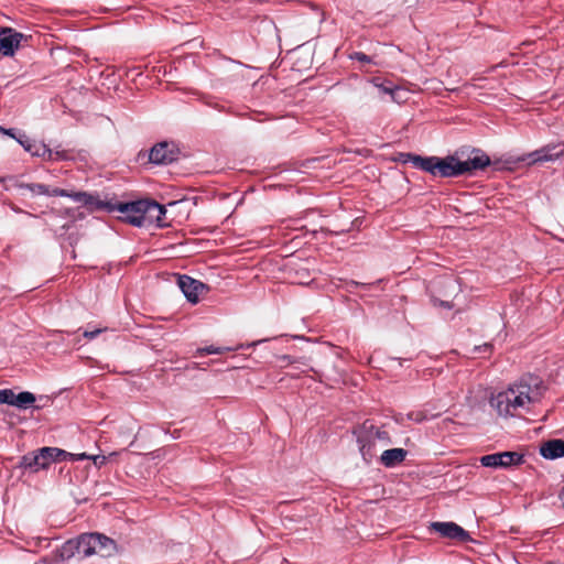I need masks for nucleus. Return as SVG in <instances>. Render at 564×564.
I'll return each mask as SVG.
<instances>
[{
  "mask_svg": "<svg viewBox=\"0 0 564 564\" xmlns=\"http://www.w3.org/2000/svg\"><path fill=\"white\" fill-rule=\"evenodd\" d=\"M431 528L445 538L459 541H467L469 539V534L454 522H433Z\"/></svg>",
  "mask_w": 564,
  "mask_h": 564,
  "instance_id": "14",
  "label": "nucleus"
},
{
  "mask_svg": "<svg viewBox=\"0 0 564 564\" xmlns=\"http://www.w3.org/2000/svg\"><path fill=\"white\" fill-rule=\"evenodd\" d=\"M546 386L539 377L529 375L511 383L506 390L494 394L489 403L501 417L520 415L522 411L539 403L544 397Z\"/></svg>",
  "mask_w": 564,
  "mask_h": 564,
  "instance_id": "1",
  "label": "nucleus"
},
{
  "mask_svg": "<svg viewBox=\"0 0 564 564\" xmlns=\"http://www.w3.org/2000/svg\"><path fill=\"white\" fill-rule=\"evenodd\" d=\"M120 552L112 539L100 533L82 534V554L86 557L97 555L102 558L111 557Z\"/></svg>",
  "mask_w": 564,
  "mask_h": 564,
  "instance_id": "3",
  "label": "nucleus"
},
{
  "mask_svg": "<svg viewBox=\"0 0 564 564\" xmlns=\"http://www.w3.org/2000/svg\"><path fill=\"white\" fill-rule=\"evenodd\" d=\"M176 155L177 151L172 144L161 142L151 149L149 159L155 164H169L176 159Z\"/></svg>",
  "mask_w": 564,
  "mask_h": 564,
  "instance_id": "12",
  "label": "nucleus"
},
{
  "mask_svg": "<svg viewBox=\"0 0 564 564\" xmlns=\"http://www.w3.org/2000/svg\"><path fill=\"white\" fill-rule=\"evenodd\" d=\"M67 197L72 198L78 206L86 207L89 212L101 210L108 207V203H105L86 192L68 193Z\"/></svg>",
  "mask_w": 564,
  "mask_h": 564,
  "instance_id": "13",
  "label": "nucleus"
},
{
  "mask_svg": "<svg viewBox=\"0 0 564 564\" xmlns=\"http://www.w3.org/2000/svg\"><path fill=\"white\" fill-rule=\"evenodd\" d=\"M178 285L186 299L192 303H197L199 296L206 294L208 291V288L204 283L189 276H180Z\"/></svg>",
  "mask_w": 564,
  "mask_h": 564,
  "instance_id": "11",
  "label": "nucleus"
},
{
  "mask_svg": "<svg viewBox=\"0 0 564 564\" xmlns=\"http://www.w3.org/2000/svg\"><path fill=\"white\" fill-rule=\"evenodd\" d=\"M19 194L25 198H35L37 196H59L68 195L66 191L52 187L45 184L39 183H22L18 185Z\"/></svg>",
  "mask_w": 564,
  "mask_h": 564,
  "instance_id": "8",
  "label": "nucleus"
},
{
  "mask_svg": "<svg viewBox=\"0 0 564 564\" xmlns=\"http://www.w3.org/2000/svg\"><path fill=\"white\" fill-rule=\"evenodd\" d=\"M414 420H415L416 422H421V421L423 420L422 414H420V413H419V414L415 416V419H414Z\"/></svg>",
  "mask_w": 564,
  "mask_h": 564,
  "instance_id": "27",
  "label": "nucleus"
},
{
  "mask_svg": "<svg viewBox=\"0 0 564 564\" xmlns=\"http://www.w3.org/2000/svg\"><path fill=\"white\" fill-rule=\"evenodd\" d=\"M540 453L547 459L562 457L564 456V442L562 440L549 441L540 447Z\"/></svg>",
  "mask_w": 564,
  "mask_h": 564,
  "instance_id": "17",
  "label": "nucleus"
},
{
  "mask_svg": "<svg viewBox=\"0 0 564 564\" xmlns=\"http://www.w3.org/2000/svg\"><path fill=\"white\" fill-rule=\"evenodd\" d=\"M142 226L156 224L160 227L165 226L164 216L166 209L163 205L154 200L142 199Z\"/></svg>",
  "mask_w": 564,
  "mask_h": 564,
  "instance_id": "9",
  "label": "nucleus"
},
{
  "mask_svg": "<svg viewBox=\"0 0 564 564\" xmlns=\"http://www.w3.org/2000/svg\"><path fill=\"white\" fill-rule=\"evenodd\" d=\"M400 159L403 162H411L414 166L440 177L471 175L475 171L481 170L490 164L489 156L479 154L478 152L466 159L460 158L457 153L445 158H422L412 154H401Z\"/></svg>",
  "mask_w": 564,
  "mask_h": 564,
  "instance_id": "2",
  "label": "nucleus"
},
{
  "mask_svg": "<svg viewBox=\"0 0 564 564\" xmlns=\"http://www.w3.org/2000/svg\"><path fill=\"white\" fill-rule=\"evenodd\" d=\"M42 564H48V562L46 561V558H44V560L42 561Z\"/></svg>",
  "mask_w": 564,
  "mask_h": 564,
  "instance_id": "31",
  "label": "nucleus"
},
{
  "mask_svg": "<svg viewBox=\"0 0 564 564\" xmlns=\"http://www.w3.org/2000/svg\"><path fill=\"white\" fill-rule=\"evenodd\" d=\"M521 462L522 456L517 452L495 453L480 458L481 465L490 468H508L519 465Z\"/></svg>",
  "mask_w": 564,
  "mask_h": 564,
  "instance_id": "7",
  "label": "nucleus"
},
{
  "mask_svg": "<svg viewBox=\"0 0 564 564\" xmlns=\"http://www.w3.org/2000/svg\"><path fill=\"white\" fill-rule=\"evenodd\" d=\"M225 350H227L226 348H217V347H207V348H203V349H198V352H204V354H223Z\"/></svg>",
  "mask_w": 564,
  "mask_h": 564,
  "instance_id": "23",
  "label": "nucleus"
},
{
  "mask_svg": "<svg viewBox=\"0 0 564 564\" xmlns=\"http://www.w3.org/2000/svg\"><path fill=\"white\" fill-rule=\"evenodd\" d=\"M118 453L116 452H112L109 454V456H107L108 458H115L117 456Z\"/></svg>",
  "mask_w": 564,
  "mask_h": 564,
  "instance_id": "29",
  "label": "nucleus"
},
{
  "mask_svg": "<svg viewBox=\"0 0 564 564\" xmlns=\"http://www.w3.org/2000/svg\"><path fill=\"white\" fill-rule=\"evenodd\" d=\"M142 200L131 202V203H120L117 205H112L108 203L107 210L113 212L117 210L121 214L120 219L137 226H142Z\"/></svg>",
  "mask_w": 564,
  "mask_h": 564,
  "instance_id": "5",
  "label": "nucleus"
},
{
  "mask_svg": "<svg viewBox=\"0 0 564 564\" xmlns=\"http://www.w3.org/2000/svg\"><path fill=\"white\" fill-rule=\"evenodd\" d=\"M76 554H82V535L75 540L66 541L56 552V561H67L74 557Z\"/></svg>",
  "mask_w": 564,
  "mask_h": 564,
  "instance_id": "15",
  "label": "nucleus"
},
{
  "mask_svg": "<svg viewBox=\"0 0 564 564\" xmlns=\"http://www.w3.org/2000/svg\"><path fill=\"white\" fill-rule=\"evenodd\" d=\"M69 457H74L72 453L56 447H43L35 453L23 456L21 466L35 473L48 467L53 462L67 460Z\"/></svg>",
  "mask_w": 564,
  "mask_h": 564,
  "instance_id": "4",
  "label": "nucleus"
},
{
  "mask_svg": "<svg viewBox=\"0 0 564 564\" xmlns=\"http://www.w3.org/2000/svg\"><path fill=\"white\" fill-rule=\"evenodd\" d=\"M564 154L563 148L558 144L546 145L542 149L528 153L517 159L518 162H527L528 165L552 162Z\"/></svg>",
  "mask_w": 564,
  "mask_h": 564,
  "instance_id": "6",
  "label": "nucleus"
},
{
  "mask_svg": "<svg viewBox=\"0 0 564 564\" xmlns=\"http://www.w3.org/2000/svg\"><path fill=\"white\" fill-rule=\"evenodd\" d=\"M23 39L22 33L10 28L0 29V53L4 56L13 55Z\"/></svg>",
  "mask_w": 564,
  "mask_h": 564,
  "instance_id": "10",
  "label": "nucleus"
},
{
  "mask_svg": "<svg viewBox=\"0 0 564 564\" xmlns=\"http://www.w3.org/2000/svg\"><path fill=\"white\" fill-rule=\"evenodd\" d=\"M13 398V391L10 389L0 390V403H7L11 405Z\"/></svg>",
  "mask_w": 564,
  "mask_h": 564,
  "instance_id": "22",
  "label": "nucleus"
},
{
  "mask_svg": "<svg viewBox=\"0 0 564 564\" xmlns=\"http://www.w3.org/2000/svg\"><path fill=\"white\" fill-rule=\"evenodd\" d=\"M4 134L15 138L11 130H6Z\"/></svg>",
  "mask_w": 564,
  "mask_h": 564,
  "instance_id": "28",
  "label": "nucleus"
},
{
  "mask_svg": "<svg viewBox=\"0 0 564 564\" xmlns=\"http://www.w3.org/2000/svg\"><path fill=\"white\" fill-rule=\"evenodd\" d=\"M406 457V451L403 448H391L382 452L380 456L381 463L386 467H393L401 464Z\"/></svg>",
  "mask_w": 564,
  "mask_h": 564,
  "instance_id": "19",
  "label": "nucleus"
},
{
  "mask_svg": "<svg viewBox=\"0 0 564 564\" xmlns=\"http://www.w3.org/2000/svg\"><path fill=\"white\" fill-rule=\"evenodd\" d=\"M17 140L24 148V150L31 153L33 156H39L48 160L52 159L53 153L44 143L22 139Z\"/></svg>",
  "mask_w": 564,
  "mask_h": 564,
  "instance_id": "16",
  "label": "nucleus"
},
{
  "mask_svg": "<svg viewBox=\"0 0 564 564\" xmlns=\"http://www.w3.org/2000/svg\"><path fill=\"white\" fill-rule=\"evenodd\" d=\"M6 130H7V129H4V128L0 127V132L4 133V131H6Z\"/></svg>",
  "mask_w": 564,
  "mask_h": 564,
  "instance_id": "30",
  "label": "nucleus"
},
{
  "mask_svg": "<svg viewBox=\"0 0 564 564\" xmlns=\"http://www.w3.org/2000/svg\"><path fill=\"white\" fill-rule=\"evenodd\" d=\"M351 58L357 59L361 63H371V58L368 55H366L364 53H359V52L352 54Z\"/></svg>",
  "mask_w": 564,
  "mask_h": 564,
  "instance_id": "24",
  "label": "nucleus"
},
{
  "mask_svg": "<svg viewBox=\"0 0 564 564\" xmlns=\"http://www.w3.org/2000/svg\"><path fill=\"white\" fill-rule=\"evenodd\" d=\"M74 457H69V460H79V459H91L95 466L101 467L104 466L108 457L105 455H87L86 453L73 454Z\"/></svg>",
  "mask_w": 564,
  "mask_h": 564,
  "instance_id": "21",
  "label": "nucleus"
},
{
  "mask_svg": "<svg viewBox=\"0 0 564 564\" xmlns=\"http://www.w3.org/2000/svg\"><path fill=\"white\" fill-rule=\"evenodd\" d=\"M174 205H176V202L170 203V206H174Z\"/></svg>",
  "mask_w": 564,
  "mask_h": 564,
  "instance_id": "32",
  "label": "nucleus"
},
{
  "mask_svg": "<svg viewBox=\"0 0 564 564\" xmlns=\"http://www.w3.org/2000/svg\"><path fill=\"white\" fill-rule=\"evenodd\" d=\"M560 500H561L562 507L564 508V488L560 492Z\"/></svg>",
  "mask_w": 564,
  "mask_h": 564,
  "instance_id": "26",
  "label": "nucleus"
},
{
  "mask_svg": "<svg viewBox=\"0 0 564 564\" xmlns=\"http://www.w3.org/2000/svg\"><path fill=\"white\" fill-rule=\"evenodd\" d=\"M34 402H35V395L29 391H24L19 394H15L13 392L11 405H14L20 409H26Z\"/></svg>",
  "mask_w": 564,
  "mask_h": 564,
  "instance_id": "20",
  "label": "nucleus"
},
{
  "mask_svg": "<svg viewBox=\"0 0 564 564\" xmlns=\"http://www.w3.org/2000/svg\"><path fill=\"white\" fill-rule=\"evenodd\" d=\"M386 440L387 436L386 433L383 432H380L378 430L369 432L367 444L365 443L360 446V452L364 459L369 460L375 455V453L372 452V446L376 445L377 441L384 443Z\"/></svg>",
  "mask_w": 564,
  "mask_h": 564,
  "instance_id": "18",
  "label": "nucleus"
},
{
  "mask_svg": "<svg viewBox=\"0 0 564 564\" xmlns=\"http://www.w3.org/2000/svg\"><path fill=\"white\" fill-rule=\"evenodd\" d=\"M104 330H105V328H96L94 330H86L84 333V337H86L88 339H94L96 336L101 334Z\"/></svg>",
  "mask_w": 564,
  "mask_h": 564,
  "instance_id": "25",
  "label": "nucleus"
}]
</instances>
